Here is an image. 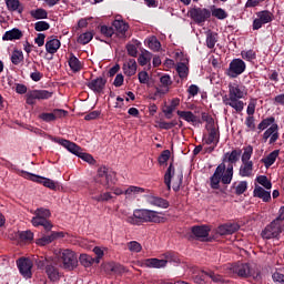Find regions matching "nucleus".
<instances>
[{
  "instance_id": "bb28decb",
  "label": "nucleus",
  "mask_w": 284,
  "mask_h": 284,
  "mask_svg": "<svg viewBox=\"0 0 284 284\" xmlns=\"http://www.w3.org/2000/svg\"><path fill=\"white\" fill-rule=\"evenodd\" d=\"M23 37V32L19 30L18 28H13L9 31H6V33L2 37V41H17Z\"/></svg>"
},
{
  "instance_id": "f03ea898",
  "label": "nucleus",
  "mask_w": 284,
  "mask_h": 284,
  "mask_svg": "<svg viewBox=\"0 0 284 284\" xmlns=\"http://www.w3.org/2000/svg\"><path fill=\"white\" fill-rule=\"evenodd\" d=\"M163 221H165L163 213L148 209H135L133 215L126 217V223H130V225H141V223H163Z\"/></svg>"
},
{
  "instance_id": "774afa93",
  "label": "nucleus",
  "mask_w": 284,
  "mask_h": 284,
  "mask_svg": "<svg viewBox=\"0 0 284 284\" xmlns=\"http://www.w3.org/2000/svg\"><path fill=\"white\" fill-rule=\"evenodd\" d=\"M272 278L274 283L284 284V275L282 273H278V272L274 273L272 275Z\"/></svg>"
},
{
  "instance_id": "9b49d317",
  "label": "nucleus",
  "mask_w": 284,
  "mask_h": 284,
  "mask_svg": "<svg viewBox=\"0 0 284 284\" xmlns=\"http://www.w3.org/2000/svg\"><path fill=\"white\" fill-rule=\"evenodd\" d=\"M274 14L267 10L256 13V19L253 20V30H261L266 23H272Z\"/></svg>"
},
{
  "instance_id": "c03bdc74",
  "label": "nucleus",
  "mask_w": 284,
  "mask_h": 284,
  "mask_svg": "<svg viewBox=\"0 0 284 284\" xmlns=\"http://www.w3.org/2000/svg\"><path fill=\"white\" fill-rule=\"evenodd\" d=\"M145 192V189L139 187V186H130L124 191L125 196H136V194H143Z\"/></svg>"
},
{
  "instance_id": "2eb2a0df",
  "label": "nucleus",
  "mask_w": 284,
  "mask_h": 284,
  "mask_svg": "<svg viewBox=\"0 0 284 284\" xmlns=\"http://www.w3.org/2000/svg\"><path fill=\"white\" fill-rule=\"evenodd\" d=\"M17 265L24 278H32V261L30 258H20Z\"/></svg>"
},
{
  "instance_id": "72a5a7b5",
  "label": "nucleus",
  "mask_w": 284,
  "mask_h": 284,
  "mask_svg": "<svg viewBox=\"0 0 284 284\" xmlns=\"http://www.w3.org/2000/svg\"><path fill=\"white\" fill-rule=\"evenodd\" d=\"M61 48V41L59 39H51L45 43V50L49 54H55V52Z\"/></svg>"
},
{
  "instance_id": "e2e57ef3",
  "label": "nucleus",
  "mask_w": 284,
  "mask_h": 284,
  "mask_svg": "<svg viewBox=\"0 0 284 284\" xmlns=\"http://www.w3.org/2000/svg\"><path fill=\"white\" fill-rule=\"evenodd\" d=\"M254 112H256V100L252 99L248 102L246 113H247L248 116H254Z\"/></svg>"
},
{
  "instance_id": "423d86ee",
  "label": "nucleus",
  "mask_w": 284,
  "mask_h": 284,
  "mask_svg": "<svg viewBox=\"0 0 284 284\" xmlns=\"http://www.w3.org/2000/svg\"><path fill=\"white\" fill-rule=\"evenodd\" d=\"M172 182L174 192H179L181 184L183 183V172L174 174V165L170 164L164 175V183L168 190H172Z\"/></svg>"
},
{
  "instance_id": "a18cd8bd",
  "label": "nucleus",
  "mask_w": 284,
  "mask_h": 284,
  "mask_svg": "<svg viewBox=\"0 0 284 284\" xmlns=\"http://www.w3.org/2000/svg\"><path fill=\"white\" fill-rule=\"evenodd\" d=\"M150 61H152V53L150 51L142 52L138 59V63L141 65H148Z\"/></svg>"
},
{
  "instance_id": "bf43d9fd",
  "label": "nucleus",
  "mask_w": 284,
  "mask_h": 284,
  "mask_svg": "<svg viewBox=\"0 0 284 284\" xmlns=\"http://www.w3.org/2000/svg\"><path fill=\"white\" fill-rule=\"evenodd\" d=\"M241 55L244 61H254L256 59V52L254 50L242 51Z\"/></svg>"
},
{
  "instance_id": "69168bd1",
  "label": "nucleus",
  "mask_w": 284,
  "mask_h": 284,
  "mask_svg": "<svg viewBox=\"0 0 284 284\" xmlns=\"http://www.w3.org/2000/svg\"><path fill=\"white\" fill-rule=\"evenodd\" d=\"M19 237L21 241H32V239H34V233L31 231H22L19 233Z\"/></svg>"
},
{
  "instance_id": "20e7f679",
  "label": "nucleus",
  "mask_w": 284,
  "mask_h": 284,
  "mask_svg": "<svg viewBox=\"0 0 284 284\" xmlns=\"http://www.w3.org/2000/svg\"><path fill=\"white\" fill-rule=\"evenodd\" d=\"M55 143H59V145H62V148H65L68 152H71V154L79 156L80 159H82V161H85L90 165H94V163H97V161L91 154L84 153L81 146L77 145V143L71 142L70 140L59 139V140H55Z\"/></svg>"
},
{
  "instance_id": "09e8293b",
  "label": "nucleus",
  "mask_w": 284,
  "mask_h": 284,
  "mask_svg": "<svg viewBox=\"0 0 284 284\" xmlns=\"http://www.w3.org/2000/svg\"><path fill=\"white\" fill-rule=\"evenodd\" d=\"M146 43L150 50H153V52H159V50H161V42H159V40L155 37L149 38Z\"/></svg>"
},
{
  "instance_id": "4d7b16f0",
  "label": "nucleus",
  "mask_w": 284,
  "mask_h": 284,
  "mask_svg": "<svg viewBox=\"0 0 284 284\" xmlns=\"http://www.w3.org/2000/svg\"><path fill=\"white\" fill-rule=\"evenodd\" d=\"M100 32L103 37L110 39L114 34V28L103 24L100 27Z\"/></svg>"
},
{
  "instance_id": "49530a36",
  "label": "nucleus",
  "mask_w": 284,
  "mask_h": 284,
  "mask_svg": "<svg viewBox=\"0 0 284 284\" xmlns=\"http://www.w3.org/2000/svg\"><path fill=\"white\" fill-rule=\"evenodd\" d=\"M225 159L229 163H236L241 159V150H233L231 153H226Z\"/></svg>"
},
{
  "instance_id": "338daca9",
  "label": "nucleus",
  "mask_w": 284,
  "mask_h": 284,
  "mask_svg": "<svg viewBox=\"0 0 284 284\" xmlns=\"http://www.w3.org/2000/svg\"><path fill=\"white\" fill-rule=\"evenodd\" d=\"M111 199H112V193H110V192H105V193H102V194L93 197V200L98 201V202L110 201Z\"/></svg>"
},
{
  "instance_id": "a211bd4d",
  "label": "nucleus",
  "mask_w": 284,
  "mask_h": 284,
  "mask_svg": "<svg viewBox=\"0 0 284 284\" xmlns=\"http://www.w3.org/2000/svg\"><path fill=\"white\" fill-rule=\"evenodd\" d=\"M239 230H241V226L239 224L227 223V224L220 225L217 227V234H220V236H227L230 234H234L235 232H239Z\"/></svg>"
},
{
  "instance_id": "a19ab883",
  "label": "nucleus",
  "mask_w": 284,
  "mask_h": 284,
  "mask_svg": "<svg viewBox=\"0 0 284 284\" xmlns=\"http://www.w3.org/2000/svg\"><path fill=\"white\" fill-rule=\"evenodd\" d=\"M45 273L49 276L50 281H59L60 275H59V270H57L54 266L52 265H48L45 267Z\"/></svg>"
},
{
  "instance_id": "a878e982",
  "label": "nucleus",
  "mask_w": 284,
  "mask_h": 284,
  "mask_svg": "<svg viewBox=\"0 0 284 284\" xmlns=\"http://www.w3.org/2000/svg\"><path fill=\"white\" fill-rule=\"evenodd\" d=\"M59 236H63V233L53 232L50 235H45L41 239H38L36 243L37 245H40L41 247H43L45 245H50V243H52V241H55V239H59Z\"/></svg>"
},
{
  "instance_id": "3c124183",
  "label": "nucleus",
  "mask_w": 284,
  "mask_h": 284,
  "mask_svg": "<svg viewBox=\"0 0 284 284\" xmlns=\"http://www.w3.org/2000/svg\"><path fill=\"white\" fill-rule=\"evenodd\" d=\"M80 263L84 267H90V265H92V263H97V262H95L94 257H92L88 254H81L80 255Z\"/></svg>"
},
{
  "instance_id": "4468645a",
  "label": "nucleus",
  "mask_w": 284,
  "mask_h": 284,
  "mask_svg": "<svg viewBox=\"0 0 284 284\" xmlns=\"http://www.w3.org/2000/svg\"><path fill=\"white\" fill-rule=\"evenodd\" d=\"M24 179H29V181H33L34 183H41L44 187H49V190H55L57 183L48 178H41L39 175H34L32 173L24 172Z\"/></svg>"
},
{
  "instance_id": "4c0bfd02",
  "label": "nucleus",
  "mask_w": 284,
  "mask_h": 284,
  "mask_svg": "<svg viewBox=\"0 0 284 284\" xmlns=\"http://www.w3.org/2000/svg\"><path fill=\"white\" fill-rule=\"evenodd\" d=\"M219 41L217 34L212 31H206V48H210L212 50L214 45H216V42Z\"/></svg>"
},
{
  "instance_id": "c85d7f7f",
  "label": "nucleus",
  "mask_w": 284,
  "mask_h": 284,
  "mask_svg": "<svg viewBox=\"0 0 284 284\" xmlns=\"http://www.w3.org/2000/svg\"><path fill=\"white\" fill-rule=\"evenodd\" d=\"M253 195L256 196L257 199H262V201H264L265 203H267V201L272 199V193L260 185L255 186Z\"/></svg>"
},
{
  "instance_id": "c756f323",
  "label": "nucleus",
  "mask_w": 284,
  "mask_h": 284,
  "mask_svg": "<svg viewBox=\"0 0 284 284\" xmlns=\"http://www.w3.org/2000/svg\"><path fill=\"white\" fill-rule=\"evenodd\" d=\"M68 63L72 72H81L83 70V63L73 53H70Z\"/></svg>"
},
{
  "instance_id": "f3484780",
  "label": "nucleus",
  "mask_w": 284,
  "mask_h": 284,
  "mask_svg": "<svg viewBox=\"0 0 284 284\" xmlns=\"http://www.w3.org/2000/svg\"><path fill=\"white\" fill-rule=\"evenodd\" d=\"M112 26L114 28L113 29L114 30V34H116V37H120V39L125 37V33L130 29V26L125 21H123L122 19H115L113 21Z\"/></svg>"
},
{
  "instance_id": "e433bc0d",
  "label": "nucleus",
  "mask_w": 284,
  "mask_h": 284,
  "mask_svg": "<svg viewBox=\"0 0 284 284\" xmlns=\"http://www.w3.org/2000/svg\"><path fill=\"white\" fill-rule=\"evenodd\" d=\"M106 272H111V274H123L125 272V267L121 264H114V263H109L105 265Z\"/></svg>"
},
{
  "instance_id": "4be33fe9",
  "label": "nucleus",
  "mask_w": 284,
  "mask_h": 284,
  "mask_svg": "<svg viewBox=\"0 0 284 284\" xmlns=\"http://www.w3.org/2000/svg\"><path fill=\"white\" fill-rule=\"evenodd\" d=\"M146 201L149 205H153L155 207H162V210H168V207H170V202L159 196L150 195L146 199Z\"/></svg>"
},
{
  "instance_id": "6ab92c4d",
  "label": "nucleus",
  "mask_w": 284,
  "mask_h": 284,
  "mask_svg": "<svg viewBox=\"0 0 284 284\" xmlns=\"http://www.w3.org/2000/svg\"><path fill=\"white\" fill-rule=\"evenodd\" d=\"M206 130L209 132V135L203 139L204 143H206V145H216L220 139L219 129H216V126L213 125L206 128Z\"/></svg>"
},
{
  "instance_id": "cd10ccee",
  "label": "nucleus",
  "mask_w": 284,
  "mask_h": 284,
  "mask_svg": "<svg viewBox=\"0 0 284 284\" xmlns=\"http://www.w3.org/2000/svg\"><path fill=\"white\" fill-rule=\"evenodd\" d=\"M31 223L34 227H39V225H41L44 227V230H47V232L52 230V223H50V221L45 220L44 217H41L40 215L33 216Z\"/></svg>"
},
{
  "instance_id": "b1692460",
  "label": "nucleus",
  "mask_w": 284,
  "mask_h": 284,
  "mask_svg": "<svg viewBox=\"0 0 284 284\" xmlns=\"http://www.w3.org/2000/svg\"><path fill=\"white\" fill-rule=\"evenodd\" d=\"M240 176H254V162H242L239 171Z\"/></svg>"
},
{
  "instance_id": "393cba45",
  "label": "nucleus",
  "mask_w": 284,
  "mask_h": 284,
  "mask_svg": "<svg viewBox=\"0 0 284 284\" xmlns=\"http://www.w3.org/2000/svg\"><path fill=\"white\" fill-rule=\"evenodd\" d=\"M178 115L180 119L186 121V123H192L193 125H196V123H201L199 116L194 115L192 111H178Z\"/></svg>"
},
{
  "instance_id": "37998d69",
  "label": "nucleus",
  "mask_w": 284,
  "mask_h": 284,
  "mask_svg": "<svg viewBox=\"0 0 284 284\" xmlns=\"http://www.w3.org/2000/svg\"><path fill=\"white\" fill-rule=\"evenodd\" d=\"M276 120L274 116L266 118L260 122L257 125L258 130H267V128H272L273 125H276Z\"/></svg>"
},
{
  "instance_id": "603ef678",
  "label": "nucleus",
  "mask_w": 284,
  "mask_h": 284,
  "mask_svg": "<svg viewBox=\"0 0 284 284\" xmlns=\"http://www.w3.org/2000/svg\"><path fill=\"white\" fill-rule=\"evenodd\" d=\"M206 274H209V271H200L197 275L193 276L194 283H197V284L206 283V280L209 278Z\"/></svg>"
},
{
  "instance_id": "58836bf2",
  "label": "nucleus",
  "mask_w": 284,
  "mask_h": 284,
  "mask_svg": "<svg viewBox=\"0 0 284 284\" xmlns=\"http://www.w3.org/2000/svg\"><path fill=\"white\" fill-rule=\"evenodd\" d=\"M176 72L180 77V79H187V75L190 74V69L187 65L183 62L178 63L176 65Z\"/></svg>"
},
{
  "instance_id": "c9c22d12",
  "label": "nucleus",
  "mask_w": 284,
  "mask_h": 284,
  "mask_svg": "<svg viewBox=\"0 0 284 284\" xmlns=\"http://www.w3.org/2000/svg\"><path fill=\"white\" fill-rule=\"evenodd\" d=\"M278 154H280V151L274 150L265 159H263L262 161L265 168H271V165H274V163L276 162V159H278Z\"/></svg>"
},
{
  "instance_id": "864d4df0",
  "label": "nucleus",
  "mask_w": 284,
  "mask_h": 284,
  "mask_svg": "<svg viewBox=\"0 0 284 284\" xmlns=\"http://www.w3.org/2000/svg\"><path fill=\"white\" fill-rule=\"evenodd\" d=\"M34 215L40 216V219H44L48 221V219L52 216V213L48 209L40 207L34 211Z\"/></svg>"
},
{
  "instance_id": "9d476101",
  "label": "nucleus",
  "mask_w": 284,
  "mask_h": 284,
  "mask_svg": "<svg viewBox=\"0 0 284 284\" xmlns=\"http://www.w3.org/2000/svg\"><path fill=\"white\" fill-rule=\"evenodd\" d=\"M172 87V78L170 74H163L160 77V84L155 87L154 97L161 98L165 97L168 92H170V88Z\"/></svg>"
},
{
  "instance_id": "6e6552de",
  "label": "nucleus",
  "mask_w": 284,
  "mask_h": 284,
  "mask_svg": "<svg viewBox=\"0 0 284 284\" xmlns=\"http://www.w3.org/2000/svg\"><path fill=\"white\" fill-rule=\"evenodd\" d=\"M60 258L62 261V267L64 270L72 271L79 265L77 253L70 248L62 250L60 252Z\"/></svg>"
},
{
  "instance_id": "aec40b11",
  "label": "nucleus",
  "mask_w": 284,
  "mask_h": 284,
  "mask_svg": "<svg viewBox=\"0 0 284 284\" xmlns=\"http://www.w3.org/2000/svg\"><path fill=\"white\" fill-rule=\"evenodd\" d=\"M225 171V164H220L213 175L211 176V187L213 190H219V185L221 183V176H223V172Z\"/></svg>"
},
{
  "instance_id": "f704fd0d",
  "label": "nucleus",
  "mask_w": 284,
  "mask_h": 284,
  "mask_svg": "<svg viewBox=\"0 0 284 284\" xmlns=\"http://www.w3.org/2000/svg\"><path fill=\"white\" fill-rule=\"evenodd\" d=\"M165 265H168L166 260L149 258L145 261L146 267H155V268L160 270V267H165Z\"/></svg>"
},
{
  "instance_id": "f257e3e1",
  "label": "nucleus",
  "mask_w": 284,
  "mask_h": 284,
  "mask_svg": "<svg viewBox=\"0 0 284 284\" xmlns=\"http://www.w3.org/2000/svg\"><path fill=\"white\" fill-rule=\"evenodd\" d=\"M247 94V90H245V87L239 85L236 83L229 85V95H224L222 98V101L224 105H229L237 114H241L243 110L245 109V102L241 101V99H245Z\"/></svg>"
},
{
  "instance_id": "2f4dec72",
  "label": "nucleus",
  "mask_w": 284,
  "mask_h": 284,
  "mask_svg": "<svg viewBox=\"0 0 284 284\" xmlns=\"http://www.w3.org/2000/svg\"><path fill=\"white\" fill-rule=\"evenodd\" d=\"M234 176V166L229 165L227 169L222 172L221 181L224 185H230Z\"/></svg>"
},
{
  "instance_id": "13d9d810",
  "label": "nucleus",
  "mask_w": 284,
  "mask_h": 284,
  "mask_svg": "<svg viewBox=\"0 0 284 284\" xmlns=\"http://www.w3.org/2000/svg\"><path fill=\"white\" fill-rule=\"evenodd\" d=\"M128 247H129L130 252H134L135 254H139V252H141V250H143V246H141V243H139L136 241L129 242Z\"/></svg>"
},
{
  "instance_id": "5fc2aeb1",
  "label": "nucleus",
  "mask_w": 284,
  "mask_h": 284,
  "mask_svg": "<svg viewBox=\"0 0 284 284\" xmlns=\"http://www.w3.org/2000/svg\"><path fill=\"white\" fill-rule=\"evenodd\" d=\"M257 183H260V185H263V187H265V190H272V182H270V180H267V176L265 175H260L256 178Z\"/></svg>"
},
{
  "instance_id": "8fccbe9b",
  "label": "nucleus",
  "mask_w": 284,
  "mask_h": 284,
  "mask_svg": "<svg viewBox=\"0 0 284 284\" xmlns=\"http://www.w3.org/2000/svg\"><path fill=\"white\" fill-rule=\"evenodd\" d=\"M23 61V51L14 50L11 54V62L13 65H19Z\"/></svg>"
},
{
  "instance_id": "79ce46f5",
  "label": "nucleus",
  "mask_w": 284,
  "mask_h": 284,
  "mask_svg": "<svg viewBox=\"0 0 284 284\" xmlns=\"http://www.w3.org/2000/svg\"><path fill=\"white\" fill-rule=\"evenodd\" d=\"M30 14L33 19L40 20L48 17V11L43 8L33 9L30 11Z\"/></svg>"
},
{
  "instance_id": "6e6d98bb",
  "label": "nucleus",
  "mask_w": 284,
  "mask_h": 284,
  "mask_svg": "<svg viewBox=\"0 0 284 284\" xmlns=\"http://www.w3.org/2000/svg\"><path fill=\"white\" fill-rule=\"evenodd\" d=\"M34 30L37 32H45V30H50V23L47 21H38L34 23Z\"/></svg>"
},
{
  "instance_id": "473e14b6",
  "label": "nucleus",
  "mask_w": 284,
  "mask_h": 284,
  "mask_svg": "<svg viewBox=\"0 0 284 284\" xmlns=\"http://www.w3.org/2000/svg\"><path fill=\"white\" fill-rule=\"evenodd\" d=\"M123 72L126 74V77H134V74H136V60L130 59L126 63H124Z\"/></svg>"
},
{
  "instance_id": "680f3d73",
  "label": "nucleus",
  "mask_w": 284,
  "mask_h": 284,
  "mask_svg": "<svg viewBox=\"0 0 284 284\" xmlns=\"http://www.w3.org/2000/svg\"><path fill=\"white\" fill-rule=\"evenodd\" d=\"M246 190H247L246 181L239 182V184L235 186V193L239 195L244 194Z\"/></svg>"
},
{
  "instance_id": "39448f33",
  "label": "nucleus",
  "mask_w": 284,
  "mask_h": 284,
  "mask_svg": "<svg viewBox=\"0 0 284 284\" xmlns=\"http://www.w3.org/2000/svg\"><path fill=\"white\" fill-rule=\"evenodd\" d=\"M95 183L103 185V187H105L106 190H112V185L116 183V173H114L113 171H109L105 166H101L98 170Z\"/></svg>"
},
{
  "instance_id": "7c9ffc66",
  "label": "nucleus",
  "mask_w": 284,
  "mask_h": 284,
  "mask_svg": "<svg viewBox=\"0 0 284 284\" xmlns=\"http://www.w3.org/2000/svg\"><path fill=\"white\" fill-rule=\"evenodd\" d=\"M4 3L9 12H18V14L23 12V6L19 0H4Z\"/></svg>"
},
{
  "instance_id": "7ed1b4c3",
  "label": "nucleus",
  "mask_w": 284,
  "mask_h": 284,
  "mask_svg": "<svg viewBox=\"0 0 284 284\" xmlns=\"http://www.w3.org/2000/svg\"><path fill=\"white\" fill-rule=\"evenodd\" d=\"M234 274L242 276L243 278H254V281H261V270L256 264L237 263L231 267Z\"/></svg>"
},
{
  "instance_id": "ea45409f",
  "label": "nucleus",
  "mask_w": 284,
  "mask_h": 284,
  "mask_svg": "<svg viewBox=\"0 0 284 284\" xmlns=\"http://www.w3.org/2000/svg\"><path fill=\"white\" fill-rule=\"evenodd\" d=\"M252 154H254V148L252 145H247L243 149L242 154V163H252L250 159H252Z\"/></svg>"
},
{
  "instance_id": "0eeeda50",
  "label": "nucleus",
  "mask_w": 284,
  "mask_h": 284,
  "mask_svg": "<svg viewBox=\"0 0 284 284\" xmlns=\"http://www.w3.org/2000/svg\"><path fill=\"white\" fill-rule=\"evenodd\" d=\"M187 17L194 21L197 26H203L210 17H212V11L206 8H200V7H194L187 12Z\"/></svg>"
},
{
  "instance_id": "ddd939ff",
  "label": "nucleus",
  "mask_w": 284,
  "mask_h": 284,
  "mask_svg": "<svg viewBox=\"0 0 284 284\" xmlns=\"http://www.w3.org/2000/svg\"><path fill=\"white\" fill-rule=\"evenodd\" d=\"M52 92L48 90H33L27 95V103L32 105L34 101H41L45 99H51Z\"/></svg>"
},
{
  "instance_id": "de8ad7c7",
  "label": "nucleus",
  "mask_w": 284,
  "mask_h": 284,
  "mask_svg": "<svg viewBox=\"0 0 284 284\" xmlns=\"http://www.w3.org/2000/svg\"><path fill=\"white\" fill-rule=\"evenodd\" d=\"M93 38H94V36L92 34V32H90V31L84 32V33L80 34V37L78 38V43L85 45V44L90 43Z\"/></svg>"
},
{
  "instance_id": "0e129e2a",
  "label": "nucleus",
  "mask_w": 284,
  "mask_h": 284,
  "mask_svg": "<svg viewBox=\"0 0 284 284\" xmlns=\"http://www.w3.org/2000/svg\"><path fill=\"white\" fill-rule=\"evenodd\" d=\"M206 276H209V278H211L213 281V283H223V276L209 271V273H205Z\"/></svg>"
},
{
  "instance_id": "dca6fc26",
  "label": "nucleus",
  "mask_w": 284,
  "mask_h": 284,
  "mask_svg": "<svg viewBox=\"0 0 284 284\" xmlns=\"http://www.w3.org/2000/svg\"><path fill=\"white\" fill-rule=\"evenodd\" d=\"M278 124H273L263 133V141L266 143L267 139H270V145L276 143L278 141Z\"/></svg>"
},
{
  "instance_id": "412c9836",
  "label": "nucleus",
  "mask_w": 284,
  "mask_h": 284,
  "mask_svg": "<svg viewBox=\"0 0 284 284\" xmlns=\"http://www.w3.org/2000/svg\"><path fill=\"white\" fill-rule=\"evenodd\" d=\"M192 234L199 241H206L207 236H210V227L207 226H193Z\"/></svg>"
},
{
  "instance_id": "052dcab7",
  "label": "nucleus",
  "mask_w": 284,
  "mask_h": 284,
  "mask_svg": "<svg viewBox=\"0 0 284 284\" xmlns=\"http://www.w3.org/2000/svg\"><path fill=\"white\" fill-rule=\"evenodd\" d=\"M212 14L215 17V19H220V20L227 19V12H225V10L221 8L214 9L212 11Z\"/></svg>"
},
{
  "instance_id": "1a4fd4ad",
  "label": "nucleus",
  "mask_w": 284,
  "mask_h": 284,
  "mask_svg": "<svg viewBox=\"0 0 284 284\" xmlns=\"http://www.w3.org/2000/svg\"><path fill=\"white\" fill-rule=\"evenodd\" d=\"M245 62L241 59H234L229 64V69L226 70L227 77L230 79H236V77H240V74H243L245 72Z\"/></svg>"
},
{
  "instance_id": "5701e85b",
  "label": "nucleus",
  "mask_w": 284,
  "mask_h": 284,
  "mask_svg": "<svg viewBox=\"0 0 284 284\" xmlns=\"http://www.w3.org/2000/svg\"><path fill=\"white\" fill-rule=\"evenodd\" d=\"M105 83H108V80L104 78H97L88 83V88L93 92H103Z\"/></svg>"
},
{
  "instance_id": "f8f14e48",
  "label": "nucleus",
  "mask_w": 284,
  "mask_h": 284,
  "mask_svg": "<svg viewBox=\"0 0 284 284\" xmlns=\"http://www.w3.org/2000/svg\"><path fill=\"white\" fill-rule=\"evenodd\" d=\"M283 232V224L278 220H273L262 232L263 239H276Z\"/></svg>"
}]
</instances>
